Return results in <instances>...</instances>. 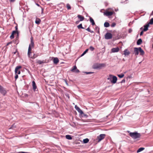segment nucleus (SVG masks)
<instances>
[{
  "mask_svg": "<svg viewBox=\"0 0 153 153\" xmlns=\"http://www.w3.org/2000/svg\"><path fill=\"white\" fill-rule=\"evenodd\" d=\"M116 25V24L114 22L111 25V26L112 27H114Z\"/></svg>",
  "mask_w": 153,
  "mask_h": 153,
  "instance_id": "e433bc0d",
  "label": "nucleus"
},
{
  "mask_svg": "<svg viewBox=\"0 0 153 153\" xmlns=\"http://www.w3.org/2000/svg\"><path fill=\"white\" fill-rule=\"evenodd\" d=\"M66 7L67 8L68 10H70L71 9V6L69 4H66Z\"/></svg>",
  "mask_w": 153,
  "mask_h": 153,
  "instance_id": "c85d7f7f",
  "label": "nucleus"
},
{
  "mask_svg": "<svg viewBox=\"0 0 153 153\" xmlns=\"http://www.w3.org/2000/svg\"><path fill=\"white\" fill-rule=\"evenodd\" d=\"M142 42V40L141 39H139L137 42V45H140Z\"/></svg>",
  "mask_w": 153,
  "mask_h": 153,
  "instance_id": "4be33fe9",
  "label": "nucleus"
},
{
  "mask_svg": "<svg viewBox=\"0 0 153 153\" xmlns=\"http://www.w3.org/2000/svg\"><path fill=\"white\" fill-rule=\"evenodd\" d=\"M119 51V48L118 47L113 48L111 50V52L112 53H115L118 52Z\"/></svg>",
  "mask_w": 153,
  "mask_h": 153,
  "instance_id": "9d476101",
  "label": "nucleus"
},
{
  "mask_svg": "<svg viewBox=\"0 0 153 153\" xmlns=\"http://www.w3.org/2000/svg\"><path fill=\"white\" fill-rule=\"evenodd\" d=\"M113 75H109V77L107 78V79L108 80H109L111 82V81L112 80V77H113Z\"/></svg>",
  "mask_w": 153,
  "mask_h": 153,
  "instance_id": "aec40b11",
  "label": "nucleus"
},
{
  "mask_svg": "<svg viewBox=\"0 0 153 153\" xmlns=\"http://www.w3.org/2000/svg\"><path fill=\"white\" fill-rule=\"evenodd\" d=\"M128 133H129V135L132 138L136 139L140 137L141 136L140 133L137 132H130L129 131H127Z\"/></svg>",
  "mask_w": 153,
  "mask_h": 153,
  "instance_id": "f03ea898",
  "label": "nucleus"
},
{
  "mask_svg": "<svg viewBox=\"0 0 153 153\" xmlns=\"http://www.w3.org/2000/svg\"><path fill=\"white\" fill-rule=\"evenodd\" d=\"M75 72L76 73H79V71L78 69H76V70L75 71Z\"/></svg>",
  "mask_w": 153,
  "mask_h": 153,
  "instance_id": "79ce46f5",
  "label": "nucleus"
},
{
  "mask_svg": "<svg viewBox=\"0 0 153 153\" xmlns=\"http://www.w3.org/2000/svg\"><path fill=\"white\" fill-rule=\"evenodd\" d=\"M139 48H135L134 49V52L135 53V55H137L139 54Z\"/></svg>",
  "mask_w": 153,
  "mask_h": 153,
  "instance_id": "9b49d317",
  "label": "nucleus"
},
{
  "mask_svg": "<svg viewBox=\"0 0 153 153\" xmlns=\"http://www.w3.org/2000/svg\"><path fill=\"white\" fill-rule=\"evenodd\" d=\"M10 2H14L15 0H8Z\"/></svg>",
  "mask_w": 153,
  "mask_h": 153,
  "instance_id": "49530a36",
  "label": "nucleus"
},
{
  "mask_svg": "<svg viewBox=\"0 0 153 153\" xmlns=\"http://www.w3.org/2000/svg\"><path fill=\"white\" fill-rule=\"evenodd\" d=\"M112 78V79L111 81V83L113 84L115 83L117 79V77L115 76H113V77Z\"/></svg>",
  "mask_w": 153,
  "mask_h": 153,
  "instance_id": "0eeeda50",
  "label": "nucleus"
},
{
  "mask_svg": "<svg viewBox=\"0 0 153 153\" xmlns=\"http://www.w3.org/2000/svg\"><path fill=\"white\" fill-rule=\"evenodd\" d=\"M89 141V140L88 138L84 139L83 140V143H88Z\"/></svg>",
  "mask_w": 153,
  "mask_h": 153,
  "instance_id": "a878e982",
  "label": "nucleus"
},
{
  "mask_svg": "<svg viewBox=\"0 0 153 153\" xmlns=\"http://www.w3.org/2000/svg\"><path fill=\"white\" fill-rule=\"evenodd\" d=\"M45 62V61L44 60L41 61L40 60H38L37 61V63L39 64H41Z\"/></svg>",
  "mask_w": 153,
  "mask_h": 153,
  "instance_id": "b1692460",
  "label": "nucleus"
},
{
  "mask_svg": "<svg viewBox=\"0 0 153 153\" xmlns=\"http://www.w3.org/2000/svg\"><path fill=\"white\" fill-rule=\"evenodd\" d=\"M89 49L91 51H92L94 50V48L93 47L91 46L90 47Z\"/></svg>",
  "mask_w": 153,
  "mask_h": 153,
  "instance_id": "c9c22d12",
  "label": "nucleus"
},
{
  "mask_svg": "<svg viewBox=\"0 0 153 153\" xmlns=\"http://www.w3.org/2000/svg\"><path fill=\"white\" fill-rule=\"evenodd\" d=\"M123 61H125V60H124V59H123Z\"/></svg>",
  "mask_w": 153,
  "mask_h": 153,
  "instance_id": "864d4df0",
  "label": "nucleus"
},
{
  "mask_svg": "<svg viewBox=\"0 0 153 153\" xmlns=\"http://www.w3.org/2000/svg\"><path fill=\"white\" fill-rule=\"evenodd\" d=\"M16 32H17V31L14 30V31H13L12 33L14 35V34H16Z\"/></svg>",
  "mask_w": 153,
  "mask_h": 153,
  "instance_id": "58836bf2",
  "label": "nucleus"
},
{
  "mask_svg": "<svg viewBox=\"0 0 153 153\" xmlns=\"http://www.w3.org/2000/svg\"><path fill=\"white\" fill-rule=\"evenodd\" d=\"M90 21L92 25H95V23L94 22V21L93 19L91 17H90Z\"/></svg>",
  "mask_w": 153,
  "mask_h": 153,
  "instance_id": "6ab92c4d",
  "label": "nucleus"
},
{
  "mask_svg": "<svg viewBox=\"0 0 153 153\" xmlns=\"http://www.w3.org/2000/svg\"><path fill=\"white\" fill-rule=\"evenodd\" d=\"M117 76L120 78H122L124 76V74H118Z\"/></svg>",
  "mask_w": 153,
  "mask_h": 153,
  "instance_id": "c756f323",
  "label": "nucleus"
},
{
  "mask_svg": "<svg viewBox=\"0 0 153 153\" xmlns=\"http://www.w3.org/2000/svg\"><path fill=\"white\" fill-rule=\"evenodd\" d=\"M31 47H29L28 51V56L29 57H30V54L31 53Z\"/></svg>",
  "mask_w": 153,
  "mask_h": 153,
  "instance_id": "a211bd4d",
  "label": "nucleus"
},
{
  "mask_svg": "<svg viewBox=\"0 0 153 153\" xmlns=\"http://www.w3.org/2000/svg\"><path fill=\"white\" fill-rule=\"evenodd\" d=\"M75 108L76 110L80 114H83L82 111L76 105L75 106Z\"/></svg>",
  "mask_w": 153,
  "mask_h": 153,
  "instance_id": "1a4fd4ad",
  "label": "nucleus"
},
{
  "mask_svg": "<svg viewBox=\"0 0 153 153\" xmlns=\"http://www.w3.org/2000/svg\"><path fill=\"white\" fill-rule=\"evenodd\" d=\"M139 51L140 52V55H143L144 54V52L140 47L139 48Z\"/></svg>",
  "mask_w": 153,
  "mask_h": 153,
  "instance_id": "dca6fc26",
  "label": "nucleus"
},
{
  "mask_svg": "<svg viewBox=\"0 0 153 153\" xmlns=\"http://www.w3.org/2000/svg\"><path fill=\"white\" fill-rule=\"evenodd\" d=\"M61 96H59V98H60V99H61Z\"/></svg>",
  "mask_w": 153,
  "mask_h": 153,
  "instance_id": "603ef678",
  "label": "nucleus"
},
{
  "mask_svg": "<svg viewBox=\"0 0 153 153\" xmlns=\"http://www.w3.org/2000/svg\"><path fill=\"white\" fill-rule=\"evenodd\" d=\"M16 53V51L13 52V53L14 54H15Z\"/></svg>",
  "mask_w": 153,
  "mask_h": 153,
  "instance_id": "3c124183",
  "label": "nucleus"
},
{
  "mask_svg": "<svg viewBox=\"0 0 153 153\" xmlns=\"http://www.w3.org/2000/svg\"><path fill=\"white\" fill-rule=\"evenodd\" d=\"M77 17L80 19V21H83L85 18L83 16L80 15H77Z\"/></svg>",
  "mask_w": 153,
  "mask_h": 153,
  "instance_id": "4468645a",
  "label": "nucleus"
},
{
  "mask_svg": "<svg viewBox=\"0 0 153 153\" xmlns=\"http://www.w3.org/2000/svg\"><path fill=\"white\" fill-rule=\"evenodd\" d=\"M144 149H145V148H143V147L140 148L137 151V153L139 152L142 151L143 150H144Z\"/></svg>",
  "mask_w": 153,
  "mask_h": 153,
  "instance_id": "393cba45",
  "label": "nucleus"
},
{
  "mask_svg": "<svg viewBox=\"0 0 153 153\" xmlns=\"http://www.w3.org/2000/svg\"><path fill=\"white\" fill-rule=\"evenodd\" d=\"M53 62L54 64H56L59 62V60L57 58H54L53 60Z\"/></svg>",
  "mask_w": 153,
  "mask_h": 153,
  "instance_id": "ddd939ff",
  "label": "nucleus"
},
{
  "mask_svg": "<svg viewBox=\"0 0 153 153\" xmlns=\"http://www.w3.org/2000/svg\"><path fill=\"white\" fill-rule=\"evenodd\" d=\"M68 98L69 99V97L68 96Z\"/></svg>",
  "mask_w": 153,
  "mask_h": 153,
  "instance_id": "6e6d98bb",
  "label": "nucleus"
},
{
  "mask_svg": "<svg viewBox=\"0 0 153 153\" xmlns=\"http://www.w3.org/2000/svg\"><path fill=\"white\" fill-rule=\"evenodd\" d=\"M86 30L91 33H93L94 32L93 31L91 30L90 29L89 27H88L86 29Z\"/></svg>",
  "mask_w": 153,
  "mask_h": 153,
  "instance_id": "2f4dec72",
  "label": "nucleus"
},
{
  "mask_svg": "<svg viewBox=\"0 0 153 153\" xmlns=\"http://www.w3.org/2000/svg\"><path fill=\"white\" fill-rule=\"evenodd\" d=\"M77 69V67L76 66L74 67V68L71 70V71L72 72H75V70Z\"/></svg>",
  "mask_w": 153,
  "mask_h": 153,
  "instance_id": "473e14b6",
  "label": "nucleus"
},
{
  "mask_svg": "<svg viewBox=\"0 0 153 153\" xmlns=\"http://www.w3.org/2000/svg\"><path fill=\"white\" fill-rule=\"evenodd\" d=\"M22 68L21 66H18L16 67L15 68V72L16 74H20L21 72L20 69Z\"/></svg>",
  "mask_w": 153,
  "mask_h": 153,
  "instance_id": "20e7f679",
  "label": "nucleus"
},
{
  "mask_svg": "<svg viewBox=\"0 0 153 153\" xmlns=\"http://www.w3.org/2000/svg\"><path fill=\"white\" fill-rule=\"evenodd\" d=\"M37 56L35 54H34L31 57H30V58L32 59H34Z\"/></svg>",
  "mask_w": 153,
  "mask_h": 153,
  "instance_id": "f704fd0d",
  "label": "nucleus"
},
{
  "mask_svg": "<svg viewBox=\"0 0 153 153\" xmlns=\"http://www.w3.org/2000/svg\"><path fill=\"white\" fill-rule=\"evenodd\" d=\"M113 11H106L104 13V14L106 16H111L113 14Z\"/></svg>",
  "mask_w": 153,
  "mask_h": 153,
  "instance_id": "423d86ee",
  "label": "nucleus"
},
{
  "mask_svg": "<svg viewBox=\"0 0 153 153\" xmlns=\"http://www.w3.org/2000/svg\"><path fill=\"white\" fill-rule=\"evenodd\" d=\"M88 49H86L84 52L81 55V56H82L84 55L88 51Z\"/></svg>",
  "mask_w": 153,
  "mask_h": 153,
  "instance_id": "cd10ccee",
  "label": "nucleus"
},
{
  "mask_svg": "<svg viewBox=\"0 0 153 153\" xmlns=\"http://www.w3.org/2000/svg\"><path fill=\"white\" fill-rule=\"evenodd\" d=\"M105 65L104 63H95L92 66V68L95 69H100L102 68L105 67Z\"/></svg>",
  "mask_w": 153,
  "mask_h": 153,
  "instance_id": "f257e3e1",
  "label": "nucleus"
},
{
  "mask_svg": "<svg viewBox=\"0 0 153 153\" xmlns=\"http://www.w3.org/2000/svg\"><path fill=\"white\" fill-rule=\"evenodd\" d=\"M12 43V42H8V43H7V44L6 46H7L9 45H10V44H11Z\"/></svg>",
  "mask_w": 153,
  "mask_h": 153,
  "instance_id": "ea45409f",
  "label": "nucleus"
},
{
  "mask_svg": "<svg viewBox=\"0 0 153 153\" xmlns=\"http://www.w3.org/2000/svg\"><path fill=\"white\" fill-rule=\"evenodd\" d=\"M14 35L12 33V34L10 36V38L11 39H13V38H14Z\"/></svg>",
  "mask_w": 153,
  "mask_h": 153,
  "instance_id": "4c0bfd02",
  "label": "nucleus"
},
{
  "mask_svg": "<svg viewBox=\"0 0 153 153\" xmlns=\"http://www.w3.org/2000/svg\"><path fill=\"white\" fill-rule=\"evenodd\" d=\"M105 38L107 39H111L112 38V35L110 33H107L105 35Z\"/></svg>",
  "mask_w": 153,
  "mask_h": 153,
  "instance_id": "39448f33",
  "label": "nucleus"
},
{
  "mask_svg": "<svg viewBox=\"0 0 153 153\" xmlns=\"http://www.w3.org/2000/svg\"><path fill=\"white\" fill-rule=\"evenodd\" d=\"M149 27V24H147L144 26V28L143 29V31H146L148 30V28Z\"/></svg>",
  "mask_w": 153,
  "mask_h": 153,
  "instance_id": "f8f14e48",
  "label": "nucleus"
},
{
  "mask_svg": "<svg viewBox=\"0 0 153 153\" xmlns=\"http://www.w3.org/2000/svg\"><path fill=\"white\" fill-rule=\"evenodd\" d=\"M18 77V74H16L15 76V78L16 79H17Z\"/></svg>",
  "mask_w": 153,
  "mask_h": 153,
  "instance_id": "c03bdc74",
  "label": "nucleus"
},
{
  "mask_svg": "<svg viewBox=\"0 0 153 153\" xmlns=\"http://www.w3.org/2000/svg\"><path fill=\"white\" fill-rule=\"evenodd\" d=\"M149 24L152 25L153 24V18L151 19L150 21V22L148 23Z\"/></svg>",
  "mask_w": 153,
  "mask_h": 153,
  "instance_id": "72a5a7b5",
  "label": "nucleus"
},
{
  "mask_svg": "<svg viewBox=\"0 0 153 153\" xmlns=\"http://www.w3.org/2000/svg\"><path fill=\"white\" fill-rule=\"evenodd\" d=\"M124 52L125 56H128L130 54V52L127 49L125 50Z\"/></svg>",
  "mask_w": 153,
  "mask_h": 153,
  "instance_id": "2eb2a0df",
  "label": "nucleus"
},
{
  "mask_svg": "<svg viewBox=\"0 0 153 153\" xmlns=\"http://www.w3.org/2000/svg\"><path fill=\"white\" fill-rule=\"evenodd\" d=\"M15 28L16 30V31H17V30H18V27H17V26H16L15 27Z\"/></svg>",
  "mask_w": 153,
  "mask_h": 153,
  "instance_id": "09e8293b",
  "label": "nucleus"
},
{
  "mask_svg": "<svg viewBox=\"0 0 153 153\" xmlns=\"http://www.w3.org/2000/svg\"><path fill=\"white\" fill-rule=\"evenodd\" d=\"M152 48H153V44H152Z\"/></svg>",
  "mask_w": 153,
  "mask_h": 153,
  "instance_id": "5fc2aeb1",
  "label": "nucleus"
},
{
  "mask_svg": "<svg viewBox=\"0 0 153 153\" xmlns=\"http://www.w3.org/2000/svg\"><path fill=\"white\" fill-rule=\"evenodd\" d=\"M66 138L68 140H71L72 138L70 135H66L65 136Z\"/></svg>",
  "mask_w": 153,
  "mask_h": 153,
  "instance_id": "bb28decb",
  "label": "nucleus"
},
{
  "mask_svg": "<svg viewBox=\"0 0 153 153\" xmlns=\"http://www.w3.org/2000/svg\"><path fill=\"white\" fill-rule=\"evenodd\" d=\"M125 82V80L124 79H123L122 81H121V82Z\"/></svg>",
  "mask_w": 153,
  "mask_h": 153,
  "instance_id": "de8ad7c7",
  "label": "nucleus"
},
{
  "mask_svg": "<svg viewBox=\"0 0 153 153\" xmlns=\"http://www.w3.org/2000/svg\"><path fill=\"white\" fill-rule=\"evenodd\" d=\"M152 13H153V11H152Z\"/></svg>",
  "mask_w": 153,
  "mask_h": 153,
  "instance_id": "13d9d810",
  "label": "nucleus"
},
{
  "mask_svg": "<svg viewBox=\"0 0 153 153\" xmlns=\"http://www.w3.org/2000/svg\"><path fill=\"white\" fill-rule=\"evenodd\" d=\"M92 72H86V74H91L92 73Z\"/></svg>",
  "mask_w": 153,
  "mask_h": 153,
  "instance_id": "a18cd8bd",
  "label": "nucleus"
},
{
  "mask_svg": "<svg viewBox=\"0 0 153 153\" xmlns=\"http://www.w3.org/2000/svg\"><path fill=\"white\" fill-rule=\"evenodd\" d=\"M77 27L78 29H80V28L83 29L84 28L82 27V24H81L77 26Z\"/></svg>",
  "mask_w": 153,
  "mask_h": 153,
  "instance_id": "7c9ffc66",
  "label": "nucleus"
},
{
  "mask_svg": "<svg viewBox=\"0 0 153 153\" xmlns=\"http://www.w3.org/2000/svg\"><path fill=\"white\" fill-rule=\"evenodd\" d=\"M41 22V20L39 18H36V21H35V23L37 25H39L40 22Z\"/></svg>",
  "mask_w": 153,
  "mask_h": 153,
  "instance_id": "f3484780",
  "label": "nucleus"
},
{
  "mask_svg": "<svg viewBox=\"0 0 153 153\" xmlns=\"http://www.w3.org/2000/svg\"><path fill=\"white\" fill-rule=\"evenodd\" d=\"M79 22V21H77L76 22V24H78Z\"/></svg>",
  "mask_w": 153,
  "mask_h": 153,
  "instance_id": "8fccbe9b",
  "label": "nucleus"
},
{
  "mask_svg": "<svg viewBox=\"0 0 153 153\" xmlns=\"http://www.w3.org/2000/svg\"><path fill=\"white\" fill-rule=\"evenodd\" d=\"M34 46V42L33 41V40L32 39H31V42L30 43L29 45V46L32 47H33Z\"/></svg>",
  "mask_w": 153,
  "mask_h": 153,
  "instance_id": "412c9836",
  "label": "nucleus"
},
{
  "mask_svg": "<svg viewBox=\"0 0 153 153\" xmlns=\"http://www.w3.org/2000/svg\"><path fill=\"white\" fill-rule=\"evenodd\" d=\"M105 134H101L97 137L96 140H97L98 142H99L102 140H103L105 138Z\"/></svg>",
  "mask_w": 153,
  "mask_h": 153,
  "instance_id": "7ed1b4c3",
  "label": "nucleus"
},
{
  "mask_svg": "<svg viewBox=\"0 0 153 153\" xmlns=\"http://www.w3.org/2000/svg\"><path fill=\"white\" fill-rule=\"evenodd\" d=\"M142 27H141L140 29H142Z\"/></svg>",
  "mask_w": 153,
  "mask_h": 153,
  "instance_id": "4d7b16f0",
  "label": "nucleus"
},
{
  "mask_svg": "<svg viewBox=\"0 0 153 153\" xmlns=\"http://www.w3.org/2000/svg\"><path fill=\"white\" fill-rule=\"evenodd\" d=\"M104 26L106 27H108L110 26V24L108 22H106L104 24Z\"/></svg>",
  "mask_w": 153,
  "mask_h": 153,
  "instance_id": "5701e85b",
  "label": "nucleus"
},
{
  "mask_svg": "<svg viewBox=\"0 0 153 153\" xmlns=\"http://www.w3.org/2000/svg\"><path fill=\"white\" fill-rule=\"evenodd\" d=\"M132 31V30L131 29H129V30H128V32L129 33H131Z\"/></svg>",
  "mask_w": 153,
  "mask_h": 153,
  "instance_id": "a19ab883",
  "label": "nucleus"
},
{
  "mask_svg": "<svg viewBox=\"0 0 153 153\" xmlns=\"http://www.w3.org/2000/svg\"><path fill=\"white\" fill-rule=\"evenodd\" d=\"M32 87L34 91H36V89H37V86L36 85L35 82L34 81H32Z\"/></svg>",
  "mask_w": 153,
  "mask_h": 153,
  "instance_id": "6e6552de",
  "label": "nucleus"
},
{
  "mask_svg": "<svg viewBox=\"0 0 153 153\" xmlns=\"http://www.w3.org/2000/svg\"><path fill=\"white\" fill-rule=\"evenodd\" d=\"M144 31H141V32H140V36H142L143 35V32Z\"/></svg>",
  "mask_w": 153,
  "mask_h": 153,
  "instance_id": "37998d69",
  "label": "nucleus"
}]
</instances>
